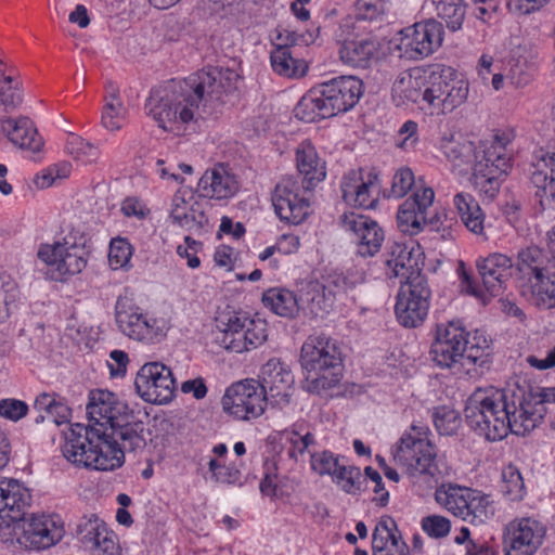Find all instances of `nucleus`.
I'll return each instance as SVG.
<instances>
[{
	"mask_svg": "<svg viewBox=\"0 0 555 555\" xmlns=\"http://www.w3.org/2000/svg\"><path fill=\"white\" fill-rule=\"evenodd\" d=\"M28 411V405L17 399H2L0 401V415L11 421L23 418Z\"/></svg>",
	"mask_w": 555,
	"mask_h": 555,
	"instance_id": "nucleus-64",
	"label": "nucleus"
},
{
	"mask_svg": "<svg viewBox=\"0 0 555 555\" xmlns=\"http://www.w3.org/2000/svg\"><path fill=\"white\" fill-rule=\"evenodd\" d=\"M64 524L59 515H37L24 528L23 539L31 550H46L64 537Z\"/></svg>",
	"mask_w": 555,
	"mask_h": 555,
	"instance_id": "nucleus-27",
	"label": "nucleus"
},
{
	"mask_svg": "<svg viewBox=\"0 0 555 555\" xmlns=\"http://www.w3.org/2000/svg\"><path fill=\"white\" fill-rule=\"evenodd\" d=\"M66 149L76 160L85 165L98 163L101 155L98 146L77 135L68 140Z\"/></svg>",
	"mask_w": 555,
	"mask_h": 555,
	"instance_id": "nucleus-53",
	"label": "nucleus"
},
{
	"mask_svg": "<svg viewBox=\"0 0 555 555\" xmlns=\"http://www.w3.org/2000/svg\"><path fill=\"white\" fill-rule=\"evenodd\" d=\"M489 349L490 345L487 337L475 331L474 333L467 332V347H466V376L469 378L482 374L489 364Z\"/></svg>",
	"mask_w": 555,
	"mask_h": 555,
	"instance_id": "nucleus-37",
	"label": "nucleus"
},
{
	"mask_svg": "<svg viewBox=\"0 0 555 555\" xmlns=\"http://www.w3.org/2000/svg\"><path fill=\"white\" fill-rule=\"evenodd\" d=\"M300 364L313 390L336 386L340 378L343 354L339 344L325 335H311L302 344Z\"/></svg>",
	"mask_w": 555,
	"mask_h": 555,
	"instance_id": "nucleus-5",
	"label": "nucleus"
},
{
	"mask_svg": "<svg viewBox=\"0 0 555 555\" xmlns=\"http://www.w3.org/2000/svg\"><path fill=\"white\" fill-rule=\"evenodd\" d=\"M270 402L256 379H244L227 388L221 404L225 413L241 421L257 418Z\"/></svg>",
	"mask_w": 555,
	"mask_h": 555,
	"instance_id": "nucleus-14",
	"label": "nucleus"
},
{
	"mask_svg": "<svg viewBox=\"0 0 555 555\" xmlns=\"http://www.w3.org/2000/svg\"><path fill=\"white\" fill-rule=\"evenodd\" d=\"M502 491L507 494L511 500H520L525 493V483L518 468L508 465L502 470Z\"/></svg>",
	"mask_w": 555,
	"mask_h": 555,
	"instance_id": "nucleus-56",
	"label": "nucleus"
},
{
	"mask_svg": "<svg viewBox=\"0 0 555 555\" xmlns=\"http://www.w3.org/2000/svg\"><path fill=\"white\" fill-rule=\"evenodd\" d=\"M531 302L540 309L555 308V270L527 284Z\"/></svg>",
	"mask_w": 555,
	"mask_h": 555,
	"instance_id": "nucleus-46",
	"label": "nucleus"
},
{
	"mask_svg": "<svg viewBox=\"0 0 555 555\" xmlns=\"http://www.w3.org/2000/svg\"><path fill=\"white\" fill-rule=\"evenodd\" d=\"M332 479L348 494H357L362 491L365 482L359 467L341 462L333 474Z\"/></svg>",
	"mask_w": 555,
	"mask_h": 555,
	"instance_id": "nucleus-50",
	"label": "nucleus"
},
{
	"mask_svg": "<svg viewBox=\"0 0 555 555\" xmlns=\"http://www.w3.org/2000/svg\"><path fill=\"white\" fill-rule=\"evenodd\" d=\"M109 92L105 96V105L102 112V125L109 131L118 130L122 127L127 109L119 99L118 90L112 83Z\"/></svg>",
	"mask_w": 555,
	"mask_h": 555,
	"instance_id": "nucleus-48",
	"label": "nucleus"
},
{
	"mask_svg": "<svg viewBox=\"0 0 555 555\" xmlns=\"http://www.w3.org/2000/svg\"><path fill=\"white\" fill-rule=\"evenodd\" d=\"M20 292L12 281H0V324L3 323L17 307Z\"/></svg>",
	"mask_w": 555,
	"mask_h": 555,
	"instance_id": "nucleus-57",
	"label": "nucleus"
},
{
	"mask_svg": "<svg viewBox=\"0 0 555 555\" xmlns=\"http://www.w3.org/2000/svg\"><path fill=\"white\" fill-rule=\"evenodd\" d=\"M344 201L352 206L373 209L378 203V177L362 169L346 173L340 184Z\"/></svg>",
	"mask_w": 555,
	"mask_h": 555,
	"instance_id": "nucleus-21",
	"label": "nucleus"
},
{
	"mask_svg": "<svg viewBox=\"0 0 555 555\" xmlns=\"http://www.w3.org/2000/svg\"><path fill=\"white\" fill-rule=\"evenodd\" d=\"M131 244L122 237H115L109 243L108 263L113 270L127 269L132 256Z\"/></svg>",
	"mask_w": 555,
	"mask_h": 555,
	"instance_id": "nucleus-55",
	"label": "nucleus"
},
{
	"mask_svg": "<svg viewBox=\"0 0 555 555\" xmlns=\"http://www.w3.org/2000/svg\"><path fill=\"white\" fill-rule=\"evenodd\" d=\"M460 423L461 421L454 411L436 412L434 416L435 427L443 436L455 434Z\"/></svg>",
	"mask_w": 555,
	"mask_h": 555,
	"instance_id": "nucleus-62",
	"label": "nucleus"
},
{
	"mask_svg": "<svg viewBox=\"0 0 555 555\" xmlns=\"http://www.w3.org/2000/svg\"><path fill=\"white\" fill-rule=\"evenodd\" d=\"M260 377L261 388L272 404L283 406L289 402L295 379L286 364L279 359H270L261 367Z\"/></svg>",
	"mask_w": 555,
	"mask_h": 555,
	"instance_id": "nucleus-25",
	"label": "nucleus"
},
{
	"mask_svg": "<svg viewBox=\"0 0 555 555\" xmlns=\"http://www.w3.org/2000/svg\"><path fill=\"white\" fill-rule=\"evenodd\" d=\"M296 164L304 178V189L314 188L326 177L325 162L319 157L315 147L309 141L301 142L297 147Z\"/></svg>",
	"mask_w": 555,
	"mask_h": 555,
	"instance_id": "nucleus-34",
	"label": "nucleus"
},
{
	"mask_svg": "<svg viewBox=\"0 0 555 555\" xmlns=\"http://www.w3.org/2000/svg\"><path fill=\"white\" fill-rule=\"evenodd\" d=\"M208 469L211 474V479L215 482L229 485V486H242V472L240 466L233 462L229 465H223L217 459H210L208 461Z\"/></svg>",
	"mask_w": 555,
	"mask_h": 555,
	"instance_id": "nucleus-51",
	"label": "nucleus"
},
{
	"mask_svg": "<svg viewBox=\"0 0 555 555\" xmlns=\"http://www.w3.org/2000/svg\"><path fill=\"white\" fill-rule=\"evenodd\" d=\"M476 268L482 281V286L491 296L504 292L513 275L512 258L501 253H492L476 260Z\"/></svg>",
	"mask_w": 555,
	"mask_h": 555,
	"instance_id": "nucleus-28",
	"label": "nucleus"
},
{
	"mask_svg": "<svg viewBox=\"0 0 555 555\" xmlns=\"http://www.w3.org/2000/svg\"><path fill=\"white\" fill-rule=\"evenodd\" d=\"M311 468L317 474L333 476L339 464L343 462L338 455L331 451L314 452L311 454Z\"/></svg>",
	"mask_w": 555,
	"mask_h": 555,
	"instance_id": "nucleus-58",
	"label": "nucleus"
},
{
	"mask_svg": "<svg viewBox=\"0 0 555 555\" xmlns=\"http://www.w3.org/2000/svg\"><path fill=\"white\" fill-rule=\"evenodd\" d=\"M514 267L518 279L524 285H527L533 280L554 271L555 262L544 249L532 245L518 250Z\"/></svg>",
	"mask_w": 555,
	"mask_h": 555,
	"instance_id": "nucleus-30",
	"label": "nucleus"
},
{
	"mask_svg": "<svg viewBox=\"0 0 555 555\" xmlns=\"http://www.w3.org/2000/svg\"><path fill=\"white\" fill-rule=\"evenodd\" d=\"M216 343L228 351L242 353L261 346L268 338L267 323L238 312L221 313L217 319Z\"/></svg>",
	"mask_w": 555,
	"mask_h": 555,
	"instance_id": "nucleus-8",
	"label": "nucleus"
},
{
	"mask_svg": "<svg viewBox=\"0 0 555 555\" xmlns=\"http://www.w3.org/2000/svg\"><path fill=\"white\" fill-rule=\"evenodd\" d=\"M467 331L461 321L438 324L430 347L433 362L459 377L466 376Z\"/></svg>",
	"mask_w": 555,
	"mask_h": 555,
	"instance_id": "nucleus-13",
	"label": "nucleus"
},
{
	"mask_svg": "<svg viewBox=\"0 0 555 555\" xmlns=\"http://www.w3.org/2000/svg\"><path fill=\"white\" fill-rule=\"evenodd\" d=\"M262 302L275 314L284 318H294L300 306L299 296L285 288H270L262 295Z\"/></svg>",
	"mask_w": 555,
	"mask_h": 555,
	"instance_id": "nucleus-42",
	"label": "nucleus"
},
{
	"mask_svg": "<svg viewBox=\"0 0 555 555\" xmlns=\"http://www.w3.org/2000/svg\"><path fill=\"white\" fill-rule=\"evenodd\" d=\"M376 52V43L370 38L344 40L338 51L340 61L354 68L370 67Z\"/></svg>",
	"mask_w": 555,
	"mask_h": 555,
	"instance_id": "nucleus-36",
	"label": "nucleus"
},
{
	"mask_svg": "<svg viewBox=\"0 0 555 555\" xmlns=\"http://www.w3.org/2000/svg\"><path fill=\"white\" fill-rule=\"evenodd\" d=\"M372 550L373 555H411L395 519L390 516H383L376 524L372 535Z\"/></svg>",
	"mask_w": 555,
	"mask_h": 555,
	"instance_id": "nucleus-31",
	"label": "nucleus"
},
{
	"mask_svg": "<svg viewBox=\"0 0 555 555\" xmlns=\"http://www.w3.org/2000/svg\"><path fill=\"white\" fill-rule=\"evenodd\" d=\"M347 112V106L322 82L310 89L298 102L295 116L306 122H314Z\"/></svg>",
	"mask_w": 555,
	"mask_h": 555,
	"instance_id": "nucleus-19",
	"label": "nucleus"
},
{
	"mask_svg": "<svg viewBox=\"0 0 555 555\" xmlns=\"http://www.w3.org/2000/svg\"><path fill=\"white\" fill-rule=\"evenodd\" d=\"M272 69L280 76L300 78L307 74L308 64L305 60L295 57L289 47L280 46L270 55Z\"/></svg>",
	"mask_w": 555,
	"mask_h": 555,
	"instance_id": "nucleus-41",
	"label": "nucleus"
},
{
	"mask_svg": "<svg viewBox=\"0 0 555 555\" xmlns=\"http://www.w3.org/2000/svg\"><path fill=\"white\" fill-rule=\"evenodd\" d=\"M453 203L467 230L476 235L483 234L485 214L475 197L468 193H457Z\"/></svg>",
	"mask_w": 555,
	"mask_h": 555,
	"instance_id": "nucleus-40",
	"label": "nucleus"
},
{
	"mask_svg": "<svg viewBox=\"0 0 555 555\" xmlns=\"http://www.w3.org/2000/svg\"><path fill=\"white\" fill-rule=\"evenodd\" d=\"M546 534L545 526L532 517L509 521L503 532L504 555H534Z\"/></svg>",
	"mask_w": 555,
	"mask_h": 555,
	"instance_id": "nucleus-16",
	"label": "nucleus"
},
{
	"mask_svg": "<svg viewBox=\"0 0 555 555\" xmlns=\"http://www.w3.org/2000/svg\"><path fill=\"white\" fill-rule=\"evenodd\" d=\"M77 535L87 548L96 555H120L116 535L95 515L82 517L77 525Z\"/></svg>",
	"mask_w": 555,
	"mask_h": 555,
	"instance_id": "nucleus-26",
	"label": "nucleus"
},
{
	"mask_svg": "<svg viewBox=\"0 0 555 555\" xmlns=\"http://www.w3.org/2000/svg\"><path fill=\"white\" fill-rule=\"evenodd\" d=\"M285 441L289 444L287 454L295 462L304 459L306 452L315 446L314 435L309 430L307 424L296 423L291 429L283 433Z\"/></svg>",
	"mask_w": 555,
	"mask_h": 555,
	"instance_id": "nucleus-43",
	"label": "nucleus"
},
{
	"mask_svg": "<svg viewBox=\"0 0 555 555\" xmlns=\"http://www.w3.org/2000/svg\"><path fill=\"white\" fill-rule=\"evenodd\" d=\"M428 434L427 426L412 425L411 431L402 435L393 450V459L411 477H435L439 473L437 450Z\"/></svg>",
	"mask_w": 555,
	"mask_h": 555,
	"instance_id": "nucleus-7",
	"label": "nucleus"
},
{
	"mask_svg": "<svg viewBox=\"0 0 555 555\" xmlns=\"http://www.w3.org/2000/svg\"><path fill=\"white\" fill-rule=\"evenodd\" d=\"M443 35L442 24L429 18L404 28L398 48L409 59H424L441 47Z\"/></svg>",
	"mask_w": 555,
	"mask_h": 555,
	"instance_id": "nucleus-15",
	"label": "nucleus"
},
{
	"mask_svg": "<svg viewBox=\"0 0 555 555\" xmlns=\"http://www.w3.org/2000/svg\"><path fill=\"white\" fill-rule=\"evenodd\" d=\"M527 172L530 182L538 189V196H542L540 193L545 194L547 190L555 196V152L544 149L534 151Z\"/></svg>",
	"mask_w": 555,
	"mask_h": 555,
	"instance_id": "nucleus-32",
	"label": "nucleus"
},
{
	"mask_svg": "<svg viewBox=\"0 0 555 555\" xmlns=\"http://www.w3.org/2000/svg\"><path fill=\"white\" fill-rule=\"evenodd\" d=\"M238 79L234 69L208 67L182 82L152 90L145 109L165 131L181 134L188 125L202 118L208 104L235 90Z\"/></svg>",
	"mask_w": 555,
	"mask_h": 555,
	"instance_id": "nucleus-1",
	"label": "nucleus"
},
{
	"mask_svg": "<svg viewBox=\"0 0 555 555\" xmlns=\"http://www.w3.org/2000/svg\"><path fill=\"white\" fill-rule=\"evenodd\" d=\"M427 82L425 102L443 114L453 112L467 100L468 81L450 66H429Z\"/></svg>",
	"mask_w": 555,
	"mask_h": 555,
	"instance_id": "nucleus-9",
	"label": "nucleus"
},
{
	"mask_svg": "<svg viewBox=\"0 0 555 555\" xmlns=\"http://www.w3.org/2000/svg\"><path fill=\"white\" fill-rule=\"evenodd\" d=\"M435 192L431 188L417 189L400 206L397 221L400 230L411 235L418 234L424 225L429 224V209L433 206Z\"/></svg>",
	"mask_w": 555,
	"mask_h": 555,
	"instance_id": "nucleus-22",
	"label": "nucleus"
},
{
	"mask_svg": "<svg viewBox=\"0 0 555 555\" xmlns=\"http://www.w3.org/2000/svg\"><path fill=\"white\" fill-rule=\"evenodd\" d=\"M469 495H474L473 489L452 483L441 485L435 492L436 502L463 520L467 515Z\"/></svg>",
	"mask_w": 555,
	"mask_h": 555,
	"instance_id": "nucleus-38",
	"label": "nucleus"
},
{
	"mask_svg": "<svg viewBox=\"0 0 555 555\" xmlns=\"http://www.w3.org/2000/svg\"><path fill=\"white\" fill-rule=\"evenodd\" d=\"M328 90L347 106V111L352 108L363 94V82L354 76H338L324 81Z\"/></svg>",
	"mask_w": 555,
	"mask_h": 555,
	"instance_id": "nucleus-44",
	"label": "nucleus"
},
{
	"mask_svg": "<svg viewBox=\"0 0 555 555\" xmlns=\"http://www.w3.org/2000/svg\"><path fill=\"white\" fill-rule=\"evenodd\" d=\"M347 112V106L322 82L310 89L298 102L295 116L306 122H314Z\"/></svg>",
	"mask_w": 555,
	"mask_h": 555,
	"instance_id": "nucleus-20",
	"label": "nucleus"
},
{
	"mask_svg": "<svg viewBox=\"0 0 555 555\" xmlns=\"http://www.w3.org/2000/svg\"><path fill=\"white\" fill-rule=\"evenodd\" d=\"M422 529L431 538H444L451 529L450 520L440 515H429L422 519Z\"/></svg>",
	"mask_w": 555,
	"mask_h": 555,
	"instance_id": "nucleus-59",
	"label": "nucleus"
},
{
	"mask_svg": "<svg viewBox=\"0 0 555 555\" xmlns=\"http://www.w3.org/2000/svg\"><path fill=\"white\" fill-rule=\"evenodd\" d=\"M129 412L127 404L119 401L115 393L101 389L91 391L87 405L89 425H72L69 434L65 438V443L62 446L63 455L65 456V449L69 444L74 446L78 438L87 436V430L96 427L109 431L116 423L122 422L124 417H128Z\"/></svg>",
	"mask_w": 555,
	"mask_h": 555,
	"instance_id": "nucleus-11",
	"label": "nucleus"
},
{
	"mask_svg": "<svg viewBox=\"0 0 555 555\" xmlns=\"http://www.w3.org/2000/svg\"><path fill=\"white\" fill-rule=\"evenodd\" d=\"M23 102L22 92L18 81L11 76H5L3 69L0 68V106L5 112H12Z\"/></svg>",
	"mask_w": 555,
	"mask_h": 555,
	"instance_id": "nucleus-52",
	"label": "nucleus"
},
{
	"mask_svg": "<svg viewBox=\"0 0 555 555\" xmlns=\"http://www.w3.org/2000/svg\"><path fill=\"white\" fill-rule=\"evenodd\" d=\"M507 143L508 140L496 134L492 141L481 143L475 155L473 182L475 189L489 199L496 196L504 177L512 168Z\"/></svg>",
	"mask_w": 555,
	"mask_h": 555,
	"instance_id": "nucleus-6",
	"label": "nucleus"
},
{
	"mask_svg": "<svg viewBox=\"0 0 555 555\" xmlns=\"http://www.w3.org/2000/svg\"><path fill=\"white\" fill-rule=\"evenodd\" d=\"M357 17L362 21H377L384 15L385 5L382 0H357Z\"/></svg>",
	"mask_w": 555,
	"mask_h": 555,
	"instance_id": "nucleus-61",
	"label": "nucleus"
},
{
	"mask_svg": "<svg viewBox=\"0 0 555 555\" xmlns=\"http://www.w3.org/2000/svg\"><path fill=\"white\" fill-rule=\"evenodd\" d=\"M34 411L37 413L35 417L36 424L51 422L60 426L70 421L72 410L65 400L57 393L42 392L35 399Z\"/></svg>",
	"mask_w": 555,
	"mask_h": 555,
	"instance_id": "nucleus-35",
	"label": "nucleus"
},
{
	"mask_svg": "<svg viewBox=\"0 0 555 555\" xmlns=\"http://www.w3.org/2000/svg\"><path fill=\"white\" fill-rule=\"evenodd\" d=\"M299 300L302 308H307L314 315L328 313L333 306V295L324 288L321 280L308 281L299 291Z\"/></svg>",
	"mask_w": 555,
	"mask_h": 555,
	"instance_id": "nucleus-39",
	"label": "nucleus"
},
{
	"mask_svg": "<svg viewBox=\"0 0 555 555\" xmlns=\"http://www.w3.org/2000/svg\"><path fill=\"white\" fill-rule=\"evenodd\" d=\"M435 7L437 16L442 20L448 29L457 31L462 28L466 16V3L464 0H430Z\"/></svg>",
	"mask_w": 555,
	"mask_h": 555,
	"instance_id": "nucleus-47",
	"label": "nucleus"
},
{
	"mask_svg": "<svg viewBox=\"0 0 555 555\" xmlns=\"http://www.w3.org/2000/svg\"><path fill=\"white\" fill-rule=\"evenodd\" d=\"M299 188L292 179L281 180L274 189L272 204L278 217L289 224L301 223L309 215V201L298 193Z\"/></svg>",
	"mask_w": 555,
	"mask_h": 555,
	"instance_id": "nucleus-24",
	"label": "nucleus"
},
{
	"mask_svg": "<svg viewBox=\"0 0 555 555\" xmlns=\"http://www.w3.org/2000/svg\"><path fill=\"white\" fill-rule=\"evenodd\" d=\"M338 222L340 228L351 236L358 255L373 257L380 250L385 232L377 221L356 211H346L339 217Z\"/></svg>",
	"mask_w": 555,
	"mask_h": 555,
	"instance_id": "nucleus-18",
	"label": "nucleus"
},
{
	"mask_svg": "<svg viewBox=\"0 0 555 555\" xmlns=\"http://www.w3.org/2000/svg\"><path fill=\"white\" fill-rule=\"evenodd\" d=\"M415 182L413 171L408 167L398 169L392 178L390 194L396 198H401L411 190Z\"/></svg>",
	"mask_w": 555,
	"mask_h": 555,
	"instance_id": "nucleus-60",
	"label": "nucleus"
},
{
	"mask_svg": "<svg viewBox=\"0 0 555 555\" xmlns=\"http://www.w3.org/2000/svg\"><path fill=\"white\" fill-rule=\"evenodd\" d=\"M524 397L495 387L477 388L464 409L467 425L489 441H500L508 433L525 436L542 417L531 411Z\"/></svg>",
	"mask_w": 555,
	"mask_h": 555,
	"instance_id": "nucleus-2",
	"label": "nucleus"
},
{
	"mask_svg": "<svg viewBox=\"0 0 555 555\" xmlns=\"http://www.w3.org/2000/svg\"><path fill=\"white\" fill-rule=\"evenodd\" d=\"M386 275L406 278L397 295L395 313L398 322L408 328H415L427 318L431 292L427 279L414 269L416 262L411 257V250L402 244H393L385 258Z\"/></svg>",
	"mask_w": 555,
	"mask_h": 555,
	"instance_id": "nucleus-4",
	"label": "nucleus"
},
{
	"mask_svg": "<svg viewBox=\"0 0 555 555\" xmlns=\"http://www.w3.org/2000/svg\"><path fill=\"white\" fill-rule=\"evenodd\" d=\"M115 321L125 336L146 345L160 343L169 330L165 319L150 315L128 298L117 299Z\"/></svg>",
	"mask_w": 555,
	"mask_h": 555,
	"instance_id": "nucleus-12",
	"label": "nucleus"
},
{
	"mask_svg": "<svg viewBox=\"0 0 555 555\" xmlns=\"http://www.w3.org/2000/svg\"><path fill=\"white\" fill-rule=\"evenodd\" d=\"M424 77L420 74L414 75L410 72L401 73L392 85V95L402 101L417 103L425 101Z\"/></svg>",
	"mask_w": 555,
	"mask_h": 555,
	"instance_id": "nucleus-45",
	"label": "nucleus"
},
{
	"mask_svg": "<svg viewBox=\"0 0 555 555\" xmlns=\"http://www.w3.org/2000/svg\"><path fill=\"white\" fill-rule=\"evenodd\" d=\"M134 386L143 400L165 404L173 398L176 379L168 366L160 362H150L137 373Z\"/></svg>",
	"mask_w": 555,
	"mask_h": 555,
	"instance_id": "nucleus-17",
	"label": "nucleus"
},
{
	"mask_svg": "<svg viewBox=\"0 0 555 555\" xmlns=\"http://www.w3.org/2000/svg\"><path fill=\"white\" fill-rule=\"evenodd\" d=\"M417 124L413 120H406L398 130L395 138L396 145L402 150H410L414 147L418 140Z\"/></svg>",
	"mask_w": 555,
	"mask_h": 555,
	"instance_id": "nucleus-63",
	"label": "nucleus"
},
{
	"mask_svg": "<svg viewBox=\"0 0 555 555\" xmlns=\"http://www.w3.org/2000/svg\"><path fill=\"white\" fill-rule=\"evenodd\" d=\"M441 150L444 156L456 167L470 164L478 152L472 141L462 138L443 140Z\"/></svg>",
	"mask_w": 555,
	"mask_h": 555,
	"instance_id": "nucleus-49",
	"label": "nucleus"
},
{
	"mask_svg": "<svg viewBox=\"0 0 555 555\" xmlns=\"http://www.w3.org/2000/svg\"><path fill=\"white\" fill-rule=\"evenodd\" d=\"M31 494L18 480L0 479V528H9L24 519Z\"/></svg>",
	"mask_w": 555,
	"mask_h": 555,
	"instance_id": "nucleus-23",
	"label": "nucleus"
},
{
	"mask_svg": "<svg viewBox=\"0 0 555 555\" xmlns=\"http://www.w3.org/2000/svg\"><path fill=\"white\" fill-rule=\"evenodd\" d=\"M0 124L1 130L14 145L31 152L41 149L42 139L28 117L22 116L16 119L0 117Z\"/></svg>",
	"mask_w": 555,
	"mask_h": 555,
	"instance_id": "nucleus-33",
	"label": "nucleus"
},
{
	"mask_svg": "<svg viewBox=\"0 0 555 555\" xmlns=\"http://www.w3.org/2000/svg\"><path fill=\"white\" fill-rule=\"evenodd\" d=\"M240 189V183L232 172L219 165L204 172L197 184L201 196L216 201H227L233 197Z\"/></svg>",
	"mask_w": 555,
	"mask_h": 555,
	"instance_id": "nucleus-29",
	"label": "nucleus"
},
{
	"mask_svg": "<svg viewBox=\"0 0 555 555\" xmlns=\"http://www.w3.org/2000/svg\"><path fill=\"white\" fill-rule=\"evenodd\" d=\"M37 255L41 261L54 268L55 280H65L82 272L87 267L90 250L83 234L69 232L62 242L40 245Z\"/></svg>",
	"mask_w": 555,
	"mask_h": 555,
	"instance_id": "nucleus-10",
	"label": "nucleus"
},
{
	"mask_svg": "<svg viewBox=\"0 0 555 555\" xmlns=\"http://www.w3.org/2000/svg\"><path fill=\"white\" fill-rule=\"evenodd\" d=\"M467 503V515H465L464 520L479 524L486 521L493 515L494 509L488 495L474 490V495H469Z\"/></svg>",
	"mask_w": 555,
	"mask_h": 555,
	"instance_id": "nucleus-54",
	"label": "nucleus"
},
{
	"mask_svg": "<svg viewBox=\"0 0 555 555\" xmlns=\"http://www.w3.org/2000/svg\"><path fill=\"white\" fill-rule=\"evenodd\" d=\"M116 423L109 431L94 427L87 436L65 449V457L77 465L96 470H113L125 462V453H137L145 449L151 436L145 424L132 411Z\"/></svg>",
	"mask_w": 555,
	"mask_h": 555,
	"instance_id": "nucleus-3",
	"label": "nucleus"
}]
</instances>
